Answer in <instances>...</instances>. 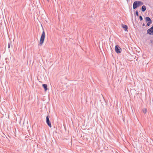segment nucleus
I'll return each instance as SVG.
<instances>
[{
	"instance_id": "nucleus-1",
	"label": "nucleus",
	"mask_w": 153,
	"mask_h": 153,
	"mask_svg": "<svg viewBox=\"0 0 153 153\" xmlns=\"http://www.w3.org/2000/svg\"><path fill=\"white\" fill-rule=\"evenodd\" d=\"M45 32L44 30H43L40 39L39 44V45L41 46L44 43V41L45 40Z\"/></svg>"
},
{
	"instance_id": "nucleus-2",
	"label": "nucleus",
	"mask_w": 153,
	"mask_h": 153,
	"mask_svg": "<svg viewBox=\"0 0 153 153\" xmlns=\"http://www.w3.org/2000/svg\"><path fill=\"white\" fill-rule=\"evenodd\" d=\"M143 3L141 1H136L133 3V7L134 9H135L137 8L139 6L142 5Z\"/></svg>"
},
{
	"instance_id": "nucleus-3",
	"label": "nucleus",
	"mask_w": 153,
	"mask_h": 153,
	"mask_svg": "<svg viewBox=\"0 0 153 153\" xmlns=\"http://www.w3.org/2000/svg\"><path fill=\"white\" fill-rule=\"evenodd\" d=\"M115 51L117 53H120L121 52V49L118 45H117L115 46Z\"/></svg>"
},
{
	"instance_id": "nucleus-4",
	"label": "nucleus",
	"mask_w": 153,
	"mask_h": 153,
	"mask_svg": "<svg viewBox=\"0 0 153 153\" xmlns=\"http://www.w3.org/2000/svg\"><path fill=\"white\" fill-rule=\"evenodd\" d=\"M147 32L149 34H153V26L147 30Z\"/></svg>"
},
{
	"instance_id": "nucleus-5",
	"label": "nucleus",
	"mask_w": 153,
	"mask_h": 153,
	"mask_svg": "<svg viewBox=\"0 0 153 153\" xmlns=\"http://www.w3.org/2000/svg\"><path fill=\"white\" fill-rule=\"evenodd\" d=\"M46 123L51 128V123L50 121L49 118L48 116H47L46 117Z\"/></svg>"
},
{
	"instance_id": "nucleus-6",
	"label": "nucleus",
	"mask_w": 153,
	"mask_h": 153,
	"mask_svg": "<svg viewBox=\"0 0 153 153\" xmlns=\"http://www.w3.org/2000/svg\"><path fill=\"white\" fill-rule=\"evenodd\" d=\"M122 27L124 29V30L125 31H127L128 29V27L127 25H122Z\"/></svg>"
},
{
	"instance_id": "nucleus-7",
	"label": "nucleus",
	"mask_w": 153,
	"mask_h": 153,
	"mask_svg": "<svg viewBox=\"0 0 153 153\" xmlns=\"http://www.w3.org/2000/svg\"><path fill=\"white\" fill-rule=\"evenodd\" d=\"M42 86L45 89V91H46L48 90L47 85L46 84H43L42 85Z\"/></svg>"
},
{
	"instance_id": "nucleus-8",
	"label": "nucleus",
	"mask_w": 153,
	"mask_h": 153,
	"mask_svg": "<svg viewBox=\"0 0 153 153\" xmlns=\"http://www.w3.org/2000/svg\"><path fill=\"white\" fill-rule=\"evenodd\" d=\"M146 22H152L151 19L149 17H146Z\"/></svg>"
},
{
	"instance_id": "nucleus-9",
	"label": "nucleus",
	"mask_w": 153,
	"mask_h": 153,
	"mask_svg": "<svg viewBox=\"0 0 153 153\" xmlns=\"http://www.w3.org/2000/svg\"><path fill=\"white\" fill-rule=\"evenodd\" d=\"M142 10L143 12L145 11L146 9V7L145 5H143L142 7Z\"/></svg>"
},
{
	"instance_id": "nucleus-10",
	"label": "nucleus",
	"mask_w": 153,
	"mask_h": 153,
	"mask_svg": "<svg viewBox=\"0 0 153 153\" xmlns=\"http://www.w3.org/2000/svg\"><path fill=\"white\" fill-rule=\"evenodd\" d=\"M143 112L144 113H146L147 112V109L146 108H145L143 110Z\"/></svg>"
},
{
	"instance_id": "nucleus-11",
	"label": "nucleus",
	"mask_w": 153,
	"mask_h": 153,
	"mask_svg": "<svg viewBox=\"0 0 153 153\" xmlns=\"http://www.w3.org/2000/svg\"><path fill=\"white\" fill-rule=\"evenodd\" d=\"M152 23V22H148V23H147V26H149L150 25V24H151Z\"/></svg>"
},
{
	"instance_id": "nucleus-12",
	"label": "nucleus",
	"mask_w": 153,
	"mask_h": 153,
	"mask_svg": "<svg viewBox=\"0 0 153 153\" xmlns=\"http://www.w3.org/2000/svg\"><path fill=\"white\" fill-rule=\"evenodd\" d=\"M139 18H140V20L141 21H142V20H143V18L141 16H139Z\"/></svg>"
},
{
	"instance_id": "nucleus-13",
	"label": "nucleus",
	"mask_w": 153,
	"mask_h": 153,
	"mask_svg": "<svg viewBox=\"0 0 153 153\" xmlns=\"http://www.w3.org/2000/svg\"><path fill=\"white\" fill-rule=\"evenodd\" d=\"M136 14L137 16H138V12L137 11H136Z\"/></svg>"
},
{
	"instance_id": "nucleus-14",
	"label": "nucleus",
	"mask_w": 153,
	"mask_h": 153,
	"mask_svg": "<svg viewBox=\"0 0 153 153\" xmlns=\"http://www.w3.org/2000/svg\"><path fill=\"white\" fill-rule=\"evenodd\" d=\"M10 44H9L8 45V48H9L10 47Z\"/></svg>"
},
{
	"instance_id": "nucleus-15",
	"label": "nucleus",
	"mask_w": 153,
	"mask_h": 153,
	"mask_svg": "<svg viewBox=\"0 0 153 153\" xmlns=\"http://www.w3.org/2000/svg\"><path fill=\"white\" fill-rule=\"evenodd\" d=\"M143 26H145V24H144V23H143Z\"/></svg>"
},
{
	"instance_id": "nucleus-16",
	"label": "nucleus",
	"mask_w": 153,
	"mask_h": 153,
	"mask_svg": "<svg viewBox=\"0 0 153 153\" xmlns=\"http://www.w3.org/2000/svg\"><path fill=\"white\" fill-rule=\"evenodd\" d=\"M47 1H48V0H47Z\"/></svg>"
},
{
	"instance_id": "nucleus-17",
	"label": "nucleus",
	"mask_w": 153,
	"mask_h": 153,
	"mask_svg": "<svg viewBox=\"0 0 153 153\" xmlns=\"http://www.w3.org/2000/svg\"><path fill=\"white\" fill-rule=\"evenodd\" d=\"M127 1H128V0H126Z\"/></svg>"
}]
</instances>
